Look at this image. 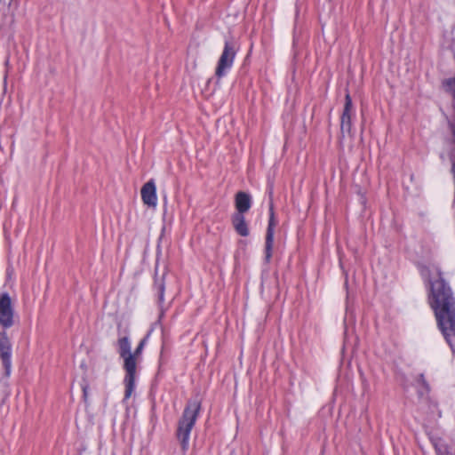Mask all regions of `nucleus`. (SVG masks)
Here are the masks:
<instances>
[{
  "mask_svg": "<svg viewBox=\"0 0 455 455\" xmlns=\"http://www.w3.org/2000/svg\"><path fill=\"white\" fill-rule=\"evenodd\" d=\"M436 280H429V303L440 331L448 344L452 347V339L455 338V298L439 269L436 270Z\"/></svg>",
  "mask_w": 455,
  "mask_h": 455,
  "instance_id": "nucleus-1",
  "label": "nucleus"
},
{
  "mask_svg": "<svg viewBox=\"0 0 455 455\" xmlns=\"http://www.w3.org/2000/svg\"><path fill=\"white\" fill-rule=\"evenodd\" d=\"M201 409V403L197 400H190L188 402L182 417L179 420L177 429V438L179 439L182 451L188 448V441L190 432L196 421L198 413Z\"/></svg>",
  "mask_w": 455,
  "mask_h": 455,
  "instance_id": "nucleus-2",
  "label": "nucleus"
},
{
  "mask_svg": "<svg viewBox=\"0 0 455 455\" xmlns=\"http://www.w3.org/2000/svg\"><path fill=\"white\" fill-rule=\"evenodd\" d=\"M118 343V353L124 359V369L125 376L124 379V397L123 402L125 403L132 395L134 391V366L132 363V356L131 352V342L127 336L120 338Z\"/></svg>",
  "mask_w": 455,
  "mask_h": 455,
  "instance_id": "nucleus-3",
  "label": "nucleus"
},
{
  "mask_svg": "<svg viewBox=\"0 0 455 455\" xmlns=\"http://www.w3.org/2000/svg\"><path fill=\"white\" fill-rule=\"evenodd\" d=\"M236 52V44L234 41L226 40L215 70V75L218 78L224 76L227 71L231 68Z\"/></svg>",
  "mask_w": 455,
  "mask_h": 455,
  "instance_id": "nucleus-4",
  "label": "nucleus"
},
{
  "mask_svg": "<svg viewBox=\"0 0 455 455\" xmlns=\"http://www.w3.org/2000/svg\"><path fill=\"white\" fill-rule=\"evenodd\" d=\"M12 344L5 331H0V359L4 369V377L9 378L12 371Z\"/></svg>",
  "mask_w": 455,
  "mask_h": 455,
  "instance_id": "nucleus-5",
  "label": "nucleus"
},
{
  "mask_svg": "<svg viewBox=\"0 0 455 455\" xmlns=\"http://www.w3.org/2000/svg\"><path fill=\"white\" fill-rule=\"evenodd\" d=\"M13 308L12 300L7 293L0 297V324L4 329H8L13 325Z\"/></svg>",
  "mask_w": 455,
  "mask_h": 455,
  "instance_id": "nucleus-6",
  "label": "nucleus"
},
{
  "mask_svg": "<svg viewBox=\"0 0 455 455\" xmlns=\"http://www.w3.org/2000/svg\"><path fill=\"white\" fill-rule=\"evenodd\" d=\"M352 100L348 93L345 97L344 109L340 117V133L342 137L346 134L351 135V116H352Z\"/></svg>",
  "mask_w": 455,
  "mask_h": 455,
  "instance_id": "nucleus-7",
  "label": "nucleus"
},
{
  "mask_svg": "<svg viewBox=\"0 0 455 455\" xmlns=\"http://www.w3.org/2000/svg\"><path fill=\"white\" fill-rule=\"evenodd\" d=\"M275 226V213L273 210V205H270V216H269V221L268 226L267 229L266 234V243H265V259L267 262H268L272 256V249H273V243H274V228Z\"/></svg>",
  "mask_w": 455,
  "mask_h": 455,
  "instance_id": "nucleus-8",
  "label": "nucleus"
},
{
  "mask_svg": "<svg viewBox=\"0 0 455 455\" xmlns=\"http://www.w3.org/2000/svg\"><path fill=\"white\" fill-rule=\"evenodd\" d=\"M143 203L148 207H156L157 202L156 185L153 180L145 183L140 191Z\"/></svg>",
  "mask_w": 455,
  "mask_h": 455,
  "instance_id": "nucleus-9",
  "label": "nucleus"
},
{
  "mask_svg": "<svg viewBox=\"0 0 455 455\" xmlns=\"http://www.w3.org/2000/svg\"><path fill=\"white\" fill-rule=\"evenodd\" d=\"M235 204L237 210L236 213L243 215V213L247 212L251 208V197L248 193L239 191L235 195Z\"/></svg>",
  "mask_w": 455,
  "mask_h": 455,
  "instance_id": "nucleus-10",
  "label": "nucleus"
},
{
  "mask_svg": "<svg viewBox=\"0 0 455 455\" xmlns=\"http://www.w3.org/2000/svg\"><path fill=\"white\" fill-rule=\"evenodd\" d=\"M232 223L235 231L242 236L249 235V228L245 222V218L241 213H235L232 217Z\"/></svg>",
  "mask_w": 455,
  "mask_h": 455,
  "instance_id": "nucleus-11",
  "label": "nucleus"
},
{
  "mask_svg": "<svg viewBox=\"0 0 455 455\" xmlns=\"http://www.w3.org/2000/svg\"><path fill=\"white\" fill-rule=\"evenodd\" d=\"M432 443L435 446L437 455H453L450 447L441 438H433Z\"/></svg>",
  "mask_w": 455,
  "mask_h": 455,
  "instance_id": "nucleus-12",
  "label": "nucleus"
},
{
  "mask_svg": "<svg viewBox=\"0 0 455 455\" xmlns=\"http://www.w3.org/2000/svg\"><path fill=\"white\" fill-rule=\"evenodd\" d=\"M164 275H165V274L163 273V275L159 277L157 275V272H156L154 287L157 291L158 300H159L160 303H162L163 300H164Z\"/></svg>",
  "mask_w": 455,
  "mask_h": 455,
  "instance_id": "nucleus-13",
  "label": "nucleus"
},
{
  "mask_svg": "<svg viewBox=\"0 0 455 455\" xmlns=\"http://www.w3.org/2000/svg\"><path fill=\"white\" fill-rule=\"evenodd\" d=\"M146 342H147V338H144L142 339L138 347H136V349L134 350L133 353H132V363H133V366H134V379H136V365H137V361L140 359V355H141V353H142V350L146 345Z\"/></svg>",
  "mask_w": 455,
  "mask_h": 455,
  "instance_id": "nucleus-14",
  "label": "nucleus"
},
{
  "mask_svg": "<svg viewBox=\"0 0 455 455\" xmlns=\"http://www.w3.org/2000/svg\"><path fill=\"white\" fill-rule=\"evenodd\" d=\"M444 85L446 87V90L452 92V94L455 97V77L446 80Z\"/></svg>",
  "mask_w": 455,
  "mask_h": 455,
  "instance_id": "nucleus-15",
  "label": "nucleus"
},
{
  "mask_svg": "<svg viewBox=\"0 0 455 455\" xmlns=\"http://www.w3.org/2000/svg\"><path fill=\"white\" fill-rule=\"evenodd\" d=\"M419 382L425 387L427 392L429 391V385L426 381L424 374H422V373L419 374Z\"/></svg>",
  "mask_w": 455,
  "mask_h": 455,
  "instance_id": "nucleus-16",
  "label": "nucleus"
}]
</instances>
